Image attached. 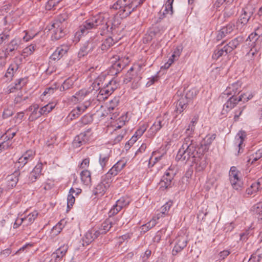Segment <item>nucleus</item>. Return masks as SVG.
<instances>
[{"mask_svg": "<svg viewBox=\"0 0 262 262\" xmlns=\"http://www.w3.org/2000/svg\"><path fill=\"white\" fill-rule=\"evenodd\" d=\"M108 14L107 13H99L95 16L90 17L78 28V30L75 34L74 41L78 42L80 38L87 34L91 30L97 28L99 26L104 25L102 28L103 30H107L108 31L110 26L108 21Z\"/></svg>", "mask_w": 262, "mask_h": 262, "instance_id": "1", "label": "nucleus"}, {"mask_svg": "<svg viewBox=\"0 0 262 262\" xmlns=\"http://www.w3.org/2000/svg\"><path fill=\"white\" fill-rule=\"evenodd\" d=\"M198 145L197 142L192 137H186L177 153L176 159L183 162L193 161L198 155L199 152L196 150Z\"/></svg>", "mask_w": 262, "mask_h": 262, "instance_id": "2", "label": "nucleus"}, {"mask_svg": "<svg viewBox=\"0 0 262 262\" xmlns=\"http://www.w3.org/2000/svg\"><path fill=\"white\" fill-rule=\"evenodd\" d=\"M137 7L133 0H117L112 6V8L119 9L120 15L121 17L128 16Z\"/></svg>", "mask_w": 262, "mask_h": 262, "instance_id": "3", "label": "nucleus"}, {"mask_svg": "<svg viewBox=\"0 0 262 262\" xmlns=\"http://www.w3.org/2000/svg\"><path fill=\"white\" fill-rule=\"evenodd\" d=\"M178 172V168L174 165H171L165 171L159 183L160 190L164 191L171 188L172 185V180Z\"/></svg>", "mask_w": 262, "mask_h": 262, "instance_id": "4", "label": "nucleus"}, {"mask_svg": "<svg viewBox=\"0 0 262 262\" xmlns=\"http://www.w3.org/2000/svg\"><path fill=\"white\" fill-rule=\"evenodd\" d=\"M65 20V18H63V17H59L52 23L51 27L49 29V30L52 31V39H59L65 35V32L64 31V29L65 28V24L64 22Z\"/></svg>", "mask_w": 262, "mask_h": 262, "instance_id": "5", "label": "nucleus"}, {"mask_svg": "<svg viewBox=\"0 0 262 262\" xmlns=\"http://www.w3.org/2000/svg\"><path fill=\"white\" fill-rule=\"evenodd\" d=\"M118 83L114 79H112L105 83L103 87L99 90V93L97 95L98 100L100 101L107 99L118 88Z\"/></svg>", "mask_w": 262, "mask_h": 262, "instance_id": "6", "label": "nucleus"}, {"mask_svg": "<svg viewBox=\"0 0 262 262\" xmlns=\"http://www.w3.org/2000/svg\"><path fill=\"white\" fill-rule=\"evenodd\" d=\"M254 12V9L251 6H247L242 9L239 18L236 23L237 29L241 31L244 30L243 27L247 24Z\"/></svg>", "mask_w": 262, "mask_h": 262, "instance_id": "7", "label": "nucleus"}, {"mask_svg": "<svg viewBox=\"0 0 262 262\" xmlns=\"http://www.w3.org/2000/svg\"><path fill=\"white\" fill-rule=\"evenodd\" d=\"M141 79V77L139 75L138 72H135L134 68L131 67L125 74L123 82L127 84L132 81V88L133 89H136L140 85L139 81Z\"/></svg>", "mask_w": 262, "mask_h": 262, "instance_id": "8", "label": "nucleus"}, {"mask_svg": "<svg viewBox=\"0 0 262 262\" xmlns=\"http://www.w3.org/2000/svg\"><path fill=\"white\" fill-rule=\"evenodd\" d=\"M91 129L89 128L85 132L76 136L73 141L74 147L78 148L89 142L91 139Z\"/></svg>", "mask_w": 262, "mask_h": 262, "instance_id": "9", "label": "nucleus"}, {"mask_svg": "<svg viewBox=\"0 0 262 262\" xmlns=\"http://www.w3.org/2000/svg\"><path fill=\"white\" fill-rule=\"evenodd\" d=\"M98 46V42L96 40L90 39L86 41L80 49L78 53V57L79 58L83 57L89 53L92 52Z\"/></svg>", "mask_w": 262, "mask_h": 262, "instance_id": "10", "label": "nucleus"}, {"mask_svg": "<svg viewBox=\"0 0 262 262\" xmlns=\"http://www.w3.org/2000/svg\"><path fill=\"white\" fill-rule=\"evenodd\" d=\"M24 172H20L19 170H15L12 174L7 176V187L8 188H12L16 185L18 181H23L22 178L24 176Z\"/></svg>", "mask_w": 262, "mask_h": 262, "instance_id": "11", "label": "nucleus"}, {"mask_svg": "<svg viewBox=\"0 0 262 262\" xmlns=\"http://www.w3.org/2000/svg\"><path fill=\"white\" fill-rule=\"evenodd\" d=\"M239 172L235 166H232L229 171L230 181L233 188L236 190H238L241 187V181L238 177Z\"/></svg>", "mask_w": 262, "mask_h": 262, "instance_id": "12", "label": "nucleus"}, {"mask_svg": "<svg viewBox=\"0 0 262 262\" xmlns=\"http://www.w3.org/2000/svg\"><path fill=\"white\" fill-rule=\"evenodd\" d=\"M21 40L20 38L15 37L9 42L5 49V54L6 56H13L14 52L16 51L21 44Z\"/></svg>", "mask_w": 262, "mask_h": 262, "instance_id": "13", "label": "nucleus"}, {"mask_svg": "<svg viewBox=\"0 0 262 262\" xmlns=\"http://www.w3.org/2000/svg\"><path fill=\"white\" fill-rule=\"evenodd\" d=\"M241 88L240 82H236L232 83L231 85L228 86L225 91L223 94V97H225V96L236 97V95L238 94L241 91Z\"/></svg>", "mask_w": 262, "mask_h": 262, "instance_id": "14", "label": "nucleus"}, {"mask_svg": "<svg viewBox=\"0 0 262 262\" xmlns=\"http://www.w3.org/2000/svg\"><path fill=\"white\" fill-rule=\"evenodd\" d=\"M245 94H242L238 98L230 96L227 101L223 106L222 114H224V112H228L229 110L233 108L238 102L243 100Z\"/></svg>", "mask_w": 262, "mask_h": 262, "instance_id": "15", "label": "nucleus"}, {"mask_svg": "<svg viewBox=\"0 0 262 262\" xmlns=\"http://www.w3.org/2000/svg\"><path fill=\"white\" fill-rule=\"evenodd\" d=\"M69 50V46L66 45H62L57 48L56 50L51 55L50 59L53 60H59L64 54H66Z\"/></svg>", "mask_w": 262, "mask_h": 262, "instance_id": "16", "label": "nucleus"}, {"mask_svg": "<svg viewBox=\"0 0 262 262\" xmlns=\"http://www.w3.org/2000/svg\"><path fill=\"white\" fill-rule=\"evenodd\" d=\"M39 110V105L37 104H33L29 107L27 111L31 112L29 117V121H34L42 115L41 109Z\"/></svg>", "mask_w": 262, "mask_h": 262, "instance_id": "17", "label": "nucleus"}, {"mask_svg": "<svg viewBox=\"0 0 262 262\" xmlns=\"http://www.w3.org/2000/svg\"><path fill=\"white\" fill-rule=\"evenodd\" d=\"M192 162L195 163V169L199 172L203 171L207 165L206 159L204 157L203 154L200 152L198 153V155L196 156L195 159L192 161Z\"/></svg>", "mask_w": 262, "mask_h": 262, "instance_id": "18", "label": "nucleus"}, {"mask_svg": "<svg viewBox=\"0 0 262 262\" xmlns=\"http://www.w3.org/2000/svg\"><path fill=\"white\" fill-rule=\"evenodd\" d=\"M35 156V151L32 150H27L18 160L19 167H24L28 162L32 161Z\"/></svg>", "mask_w": 262, "mask_h": 262, "instance_id": "19", "label": "nucleus"}, {"mask_svg": "<svg viewBox=\"0 0 262 262\" xmlns=\"http://www.w3.org/2000/svg\"><path fill=\"white\" fill-rule=\"evenodd\" d=\"M68 249L67 245H63L58 248L52 254V257L54 259L55 262H58L61 260L62 258L66 255Z\"/></svg>", "mask_w": 262, "mask_h": 262, "instance_id": "20", "label": "nucleus"}, {"mask_svg": "<svg viewBox=\"0 0 262 262\" xmlns=\"http://www.w3.org/2000/svg\"><path fill=\"white\" fill-rule=\"evenodd\" d=\"M99 236V233L97 232L96 229H91L89 230L87 232L85 233L82 238V241L83 242L82 244L83 245H84V243L86 244V245H88L93 241H94L95 239L97 238Z\"/></svg>", "mask_w": 262, "mask_h": 262, "instance_id": "21", "label": "nucleus"}, {"mask_svg": "<svg viewBox=\"0 0 262 262\" xmlns=\"http://www.w3.org/2000/svg\"><path fill=\"white\" fill-rule=\"evenodd\" d=\"M234 27V24L233 23H229L226 26L222 27L218 32L216 36L217 40H221L227 35L230 34L233 31Z\"/></svg>", "mask_w": 262, "mask_h": 262, "instance_id": "22", "label": "nucleus"}, {"mask_svg": "<svg viewBox=\"0 0 262 262\" xmlns=\"http://www.w3.org/2000/svg\"><path fill=\"white\" fill-rule=\"evenodd\" d=\"M215 134L207 135L200 143L201 148H202V152H206L208 150L210 145L213 141L215 139Z\"/></svg>", "mask_w": 262, "mask_h": 262, "instance_id": "23", "label": "nucleus"}, {"mask_svg": "<svg viewBox=\"0 0 262 262\" xmlns=\"http://www.w3.org/2000/svg\"><path fill=\"white\" fill-rule=\"evenodd\" d=\"M42 165L41 163H37L32 171L30 173L29 180L30 182H34L38 179L41 174Z\"/></svg>", "mask_w": 262, "mask_h": 262, "instance_id": "24", "label": "nucleus"}, {"mask_svg": "<svg viewBox=\"0 0 262 262\" xmlns=\"http://www.w3.org/2000/svg\"><path fill=\"white\" fill-rule=\"evenodd\" d=\"M187 241L185 237H180L173 248L172 251V255H176L187 246Z\"/></svg>", "mask_w": 262, "mask_h": 262, "instance_id": "25", "label": "nucleus"}, {"mask_svg": "<svg viewBox=\"0 0 262 262\" xmlns=\"http://www.w3.org/2000/svg\"><path fill=\"white\" fill-rule=\"evenodd\" d=\"M188 99L183 97H181L177 101L176 104V112L177 113L181 114L185 110L190 104Z\"/></svg>", "mask_w": 262, "mask_h": 262, "instance_id": "26", "label": "nucleus"}, {"mask_svg": "<svg viewBox=\"0 0 262 262\" xmlns=\"http://www.w3.org/2000/svg\"><path fill=\"white\" fill-rule=\"evenodd\" d=\"M244 38L242 36H239L231 40L228 43H227L225 46L227 49V51L229 52L230 53L235 49H236L243 41Z\"/></svg>", "mask_w": 262, "mask_h": 262, "instance_id": "27", "label": "nucleus"}, {"mask_svg": "<svg viewBox=\"0 0 262 262\" xmlns=\"http://www.w3.org/2000/svg\"><path fill=\"white\" fill-rule=\"evenodd\" d=\"M246 137V133L245 131L241 130L239 131L237 135L235 136V144L236 146L238 147V153H241V149H242V145L243 143V142Z\"/></svg>", "mask_w": 262, "mask_h": 262, "instance_id": "28", "label": "nucleus"}, {"mask_svg": "<svg viewBox=\"0 0 262 262\" xmlns=\"http://www.w3.org/2000/svg\"><path fill=\"white\" fill-rule=\"evenodd\" d=\"M81 181L82 184L86 186L91 185L92 182L91 173L87 170H83L80 173Z\"/></svg>", "mask_w": 262, "mask_h": 262, "instance_id": "29", "label": "nucleus"}, {"mask_svg": "<svg viewBox=\"0 0 262 262\" xmlns=\"http://www.w3.org/2000/svg\"><path fill=\"white\" fill-rule=\"evenodd\" d=\"M126 163L123 161H118L108 171L113 176H116L124 167Z\"/></svg>", "mask_w": 262, "mask_h": 262, "instance_id": "30", "label": "nucleus"}, {"mask_svg": "<svg viewBox=\"0 0 262 262\" xmlns=\"http://www.w3.org/2000/svg\"><path fill=\"white\" fill-rule=\"evenodd\" d=\"M112 222L110 220H106L101 225L98 230H96L99 235L105 234L112 227Z\"/></svg>", "mask_w": 262, "mask_h": 262, "instance_id": "31", "label": "nucleus"}, {"mask_svg": "<svg viewBox=\"0 0 262 262\" xmlns=\"http://www.w3.org/2000/svg\"><path fill=\"white\" fill-rule=\"evenodd\" d=\"M115 43L113 39L110 37L105 39L99 47L97 50L100 49L102 52L107 51L110 48L113 46Z\"/></svg>", "mask_w": 262, "mask_h": 262, "instance_id": "32", "label": "nucleus"}, {"mask_svg": "<svg viewBox=\"0 0 262 262\" xmlns=\"http://www.w3.org/2000/svg\"><path fill=\"white\" fill-rule=\"evenodd\" d=\"M198 117L194 116L190 123H189L188 127L186 129V134H187V137H191V135L193 134L194 129L195 126L198 122Z\"/></svg>", "mask_w": 262, "mask_h": 262, "instance_id": "33", "label": "nucleus"}, {"mask_svg": "<svg viewBox=\"0 0 262 262\" xmlns=\"http://www.w3.org/2000/svg\"><path fill=\"white\" fill-rule=\"evenodd\" d=\"M227 49L225 46L222 48H218L217 49L214 50L213 54H212V58L215 60L218 59L220 57L222 56H226L229 52L227 51Z\"/></svg>", "mask_w": 262, "mask_h": 262, "instance_id": "34", "label": "nucleus"}, {"mask_svg": "<svg viewBox=\"0 0 262 262\" xmlns=\"http://www.w3.org/2000/svg\"><path fill=\"white\" fill-rule=\"evenodd\" d=\"M110 151L107 150L105 153H101L99 155V162L101 167L103 168L107 164L108 160L110 157Z\"/></svg>", "mask_w": 262, "mask_h": 262, "instance_id": "35", "label": "nucleus"}, {"mask_svg": "<svg viewBox=\"0 0 262 262\" xmlns=\"http://www.w3.org/2000/svg\"><path fill=\"white\" fill-rule=\"evenodd\" d=\"M18 68V65L16 63L10 64L5 73V76L7 78L8 80H11L14 73L16 72Z\"/></svg>", "mask_w": 262, "mask_h": 262, "instance_id": "36", "label": "nucleus"}, {"mask_svg": "<svg viewBox=\"0 0 262 262\" xmlns=\"http://www.w3.org/2000/svg\"><path fill=\"white\" fill-rule=\"evenodd\" d=\"M162 120L160 118H157L156 121L149 128V132L154 135L157 133L162 127Z\"/></svg>", "mask_w": 262, "mask_h": 262, "instance_id": "37", "label": "nucleus"}, {"mask_svg": "<svg viewBox=\"0 0 262 262\" xmlns=\"http://www.w3.org/2000/svg\"><path fill=\"white\" fill-rule=\"evenodd\" d=\"M190 176L189 174H186L184 177H182L181 181H179V188L180 190L181 191H184L188 184L189 183V180H190Z\"/></svg>", "mask_w": 262, "mask_h": 262, "instance_id": "38", "label": "nucleus"}, {"mask_svg": "<svg viewBox=\"0 0 262 262\" xmlns=\"http://www.w3.org/2000/svg\"><path fill=\"white\" fill-rule=\"evenodd\" d=\"M57 103L51 102L40 108L42 115H47L50 113L56 106Z\"/></svg>", "mask_w": 262, "mask_h": 262, "instance_id": "39", "label": "nucleus"}, {"mask_svg": "<svg viewBox=\"0 0 262 262\" xmlns=\"http://www.w3.org/2000/svg\"><path fill=\"white\" fill-rule=\"evenodd\" d=\"M108 188L104 185V184L100 183L97 185L95 189L93 191V193L95 195L102 196L105 193Z\"/></svg>", "mask_w": 262, "mask_h": 262, "instance_id": "40", "label": "nucleus"}, {"mask_svg": "<svg viewBox=\"0 0 262 262\" xmlns=\"http://www.w3.org/2000/svg\"><path fill=\"white\" fill-rule=\"evenodd\" d=\"M81 114V113L80 112L79 107L77 106L69 113L66 118V120L67 122H70L72 120L78 118Z\"/></svg>", "mask_w": 262, "mask_h": 262, "instance_id": "41", "label": "nucleus"}, {"mask_svg": "<svg viewBox=\"0 0 262 262\" xmlns=\"http://www.w3.org/2000/svg\"><path fill=\"white\" fill-rule=\"evenodd\" d=\"M74 83V80L72 78H68L63 82L61 86L60 87V91H64L69 90L73 87Z\"/></svg>", "mask_w": 262, "mask_h": 262, "instance_id": "42", "label": "nucleus"}, {"mask_svg": "<svg viewBox=\"0 0 262 262\" xmlns=\"http://www.w3.org/2000/svg\"><path fill=\"white\" fill-rule=\"evenodd\" d=\"M38 215V212L36 210H34L28 214L27 217H24L23 219L24 222H26V225H28L32 224L34 222Z\"/></svg>", "mask_w": 262, "mask_h": 262, "instance_id": "43", "label": "nucleus"}, {"mask_svg": "<svg viewBox=\"0 0 262 262\" xmlns=\"http://www.w3.org/2000/svg\"><path fill=\"white\" fill-rule=\"evenodd\" d=\"M163 157V154H160L158 151H153L149 159V164L152 163V166L160 161Z\"/></svg>", "mask_w": 262, "mask_h": 262, "instance_id": "44", "label": "nucleus"}, {"mask_svg": "<svg viewBox=\"0 0 262 262\" xmlns=\"http://www.w3.org/2000/svg\"><path fill=\"white\" fill-rule=\"evenodd\" d=\"M119 134L116 137L110 141V143L112 145H115L119 143L124 138L126 134V131L125 129H121L118 132Z\"/></svg>", "mask_w": 262, "mask_h": 262, "instance_id": "45", "label": "nucleus"}, {"mask_svg": "<svg viewBox=\"0 0 262 262\" xmlns=\"http://www.w3.org/2000/svg\"><path fill=\"white\" fill-rule=\"evenodd\" d=\"M114 177V176H113V175L111 174V173L108 171L102 177L101 182L100 183L104 184V185L106 186L108 188L110 184L113 181L112 178Z\"/></svg>", "mask_w": 262, "mask_h": 262, "instance_id": "46", "label": "nucleus"}, {"mask_svg": "<svg viewBox=\"0 0 262 262\" xmlns=\"http://www.w3.org/2000/svg\"><path fill=\"white\" fill-rule=\"evenodd\" d=\"M8 136H3L2 138H4L3 141L0 142V153L4 150L8 149L12 145V141H8L7 139Z\"/></svg>", "mask_w": 262, "mask_h": 262, "instance_id": "47", "label": "nucleus"}, {"mask_svg": "<svg viewBox=\"0 0 262 262\" xmlns=\"http://www.w3.org/2000/svg\"><path fill=\"white\" fill-rule=\"evenodd\" d=\"M64 221L61 220L52 228V232L54 235H57L60 233L64 226Z\"/></svg>", "mask_w": 262, "mask_h": 262, "instance_id": "48", "label": "nucleus"}, {"mask_svg": "<svg viewBox=\"0 0 262 262\" xmlns=\"http://www.w3.org/2000/svg\"><path fill=\"white\" fill-rule=\"evenodd\" d=\"M173 202L171 201L166 202L160 209V211L164 215H166L168 213L170 208L172 206Z\"/></svg>", "mask_w": 262, "mask_h": 262, "instance_id": "49", "label": "nucleus"}, {"mask_svg": "<svg viewBox=\"0 0 262 262\" xmlns=\"http://www.w3.org/2000/svg\"><path fill=\"white\" fill-rule=\"evenodd\" d=\"M119 102V97H114V99L110 101L109 104L108 105V110L110 113L112 111L114 110L115 108L117 107Z\"/></svg>", "mask_w": 262, "mask_h": 262, "instance_id": "50", "label": "nucleus"}, {"mask_svg": "<svg viewBox=\"0 0 262 262\" xmlns=\"http://www.w3.org/2000/svg\"><path fill=\"white\" fill-rule=\"evenodd\" d=\"M36 49V46L33 45H31L26 48H25L23 50V52L22 53V55L24 57H27L32 54L34 52Z\"/></svg>", "mask_w": 262, "mask_h": 262, "instance_id": "51", "label": "nucleus"}, {"mask_svg": "<svg viewBox=\"0 0 262 262\" xmlns=\"http://www.w3.org/2000/svg\"><path fill=\"white\" fill-rule=\"evenodd\" d=\"M157 222H155L154 220H150L149 222L141 226V231L145 233L155 226Z\"/></svg>", "mask_w": 262, "mask_h": 262, "instance_id": "52", "label": "nucleus"}, {"mask_svg": "<svg viewBox=\"0 0 262 262\" xmlns=\"http://www.w3.org/2000/svg\"><path fill=\"white\" fill-rule=\"evenodd\" d=\"M198 91L195 89H191L187 92L185 96L183 97L188 99V101L190 103L192 102V99L196 96Z\"/></svg>", "mask_w": 262, "mask_h": 262, "instance_id": "53", "label": "nucleus"}, {"mask_svg": "<svg viewBox=\"0 0 262 262\" xmlns=\"http://www.w3.org/2000/svg\"><path fill=\"white\" fill-rule=\"evenodd\" d=\"M7 18L6 17H4V25L5 27L3 29V31L2 32L3 33L5 34H8L10 35V31L13 28V25L10 24H7Z\"/></svg>", "mask_w": 262, "mask_h": 262, "instance_id": "54", "label": "nucleus"}, {"mask_svg": "<svg viewBox=\"0 0 262 262\" xmlns=\"http://www.w3.org/2000/svg\"><path fill=\"white\" fill-rule=\"evenodd\" d=\"M89 92L86 90H81L77 92L75 95L73 96V97L76 98L77 100L83 99V98L88 95Z\"/></svg>", "mask_w": 262, "mask_h": 262, "instance_id": "55", "label": "nucleus"}, {"mask_svg": "<svg viewBox=\"0 0 262 262\" xmlns=\"http://www.w3.org/2000/svg\"><path fill=\"white\" fill-rule=\"evenodd\" d=\"M26 33L25 35L23 37V40L27 42L29 41L30 39L33 38L35 36L37 35V32L34 33L31 31H25Z\"/></svg>", "mask_w": 262, "mask_h": 262, "instance_id": "56", "label": "nucleus"}, {"mask_svg": "<svg viewBox=\"0 0 262 262\" xmlns=\"http://www.w3.org/2000/svg\"><path fill=\"white\" fill-rule=\"evenodd\" d=\"M81 192V189L73 186L69 190L68 196H74L79 195Z\"/></svg>", "mask_w": 262, "mask_h": 262, "instance_id": "57", "label": "nucleus"}, {"mask_svg": "<svg viewBox=\"0 0 262 262\" xmlns=\"http://www.w3.org/2000/svg\"><path fill=\"white\" fill-rule=\"evenodd\" d=\"M128 199L129 198H120V199L116 201V203L122 208L123 207L128 205L130 201Z\"/></svg>", "mask_w": 262, "mask_h": 262, "instance_id": "58", "label": "nucleus"}, {"mask_svg": "<svg viewBox=\"0 0 262 262\" xmlns=\"http://www.w3.org/2000/svg\"><path fill=\"white\" fill-rule=\"evenodd\" d=\"M257 51V48L255 49V46H253L250 51L246 54L245 58L247 60H253L254 54Z\"/></svg>", "mask_w": 262, "mask_h": 262, "instance_id": "59", "label": "nucleus"}, {"mask_svg": "<svg viewBox=\"0 0 262 262\" xmlns=\"http://www.w3.org/2000/svg\"><path fill=\"white\" fill-rule=\"evenodd\" d=\"M121 209L122 208L116 203V204L113 206V207L109 211V216H111L114 215L120 211Z\"/></svg>", "mask_w": 262, "mask_h": 262, "instance_id": "60", "label": "nucleus"}, {"mask_svg": "<svg viewBox=\"0 0 262 262\" xmlns=\"http://www.w3.org/2000/svg\"><path fill=\"white\" fill-rule=\"evenodd\" d=\"M174 0H167L165 4V11H166L167 13H168L169 11H170V14H172L173 13L172 11V4Z\"/></svg>", "mask_w": 262, "mask_h": 262, "instance_id": "61", "label": "nucleus"}, {"mask_svg": "<svg viewBox=\"0 0 262 262\" xmlns=\"http://www.w3.org/2000/svg\"><path fill=\"white\" fill-rule=\"evenodd\" d=\"M253 159L251 162V164L253 163L254 162L257 161L258 159L262 157V147L256 151L255 154V155H252Z\"/></svg>", "mask_w": 262, "mask_h": 262, "instance_id": "62", "label": "nucleus"}, {"mask_svg": "<svg viewBox=\"0 0 262 262\" xmlns=\"http://www.w3.org/2000/svg\"><path fill=\"white\" fill-rule=\"evenodd\" d=\"M61 1L62 0H49L47 2L46 7L49 9H51V8L54 7Z\"/></svg>", "mask_w": 262, "mask_h": 262, "instance_id": "63", "label": "nucleus"}, {"mask_svg": "<svg viewBox=\"0 0 262 262\" xmlns=\"http://www.w3.org/2000/svg\"><path fill=\"white\" fill-rule=\"evenodd\" d=\"M259 187L257 184L253 183L251 186V188H249L247 190V193L248 194H252L254 192L258 191Z\"/></svg>", "mask_w": 262, "mask_h": 262, "instance_id": "64", "label": "nucleus"}]
</instances>
